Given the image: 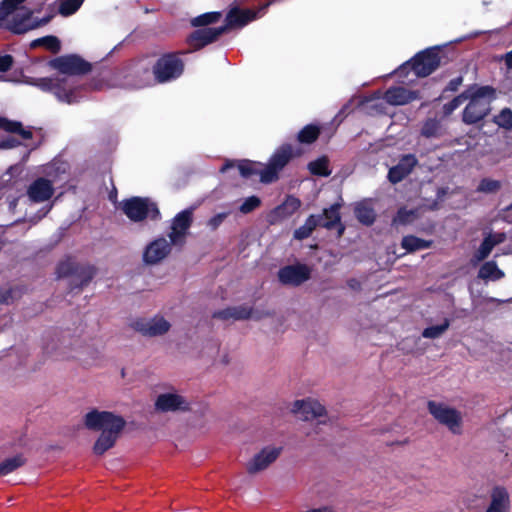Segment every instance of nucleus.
Masks as SVG:
<instances>
[{"label": "nucleus", "mask_w": 512, "mask_h": 512, "mask_svg": "<svg viewBox=\"0 0 512 512\" xmlns=\"http://www.w3.org/2000/svg\"><path fill=\"white\" fill-rule=\"evenodd\" d=\"M49 66L62 76L36 78L28 81L44 92L52 93L59 102L72 104L82 98V89L73 76L87 73L91 66L77 55L52 59Z\"/></svg>", "instance_id": "obj_1"}, {"label": "nucleus", "mask_w": 512, "mask_h": 512, "mask_svg": "<svg viewBox=\"0 0 512 512\" xmlns=\"http://www.w3.org/2000/svg\"><path fill=\"white\" fill-rule=\"evenodd\" d=\"M84 425L89 430L101 432L93 446V451L96 455H103L114 446L126 421L113 412L93 409L84 416Z\"/></svg>", "instance_id": "obj_2"}, {"label": "nucleus", "mask_w": 512, "mask_h": 512, "mask_svg": "<svg viewBox=\"0 0 512 512\" xmlns=\"http://www.w3.org/2000/svg\"><path fill=\"white\" fill-rule=\"evenodd\" d=\"M26 0H2L0 2V27L16 34L46 25L52 18L49 14L41 19L23 5Z\"/></svg>", "instance_id": "obj_3"}, {"label": "nucleus", "mask_w": 512, "mask_h": 512, "mask_svg": "<svg viewBox=\"0 0 512 512\" xmlns=\"http://www.w3.org/2000/svg\"><path fill=\"white\" fill-rule=\"evenodd\" d=\"M160 82V58L145 57L115 74V85L121 88L140 89Z\"/></svg>", "instance_id": "obj_4"}, {"label": "nucleus", "mask_w": 512, "mask_h": 512, "mask_svg": "<svg viewBox=\"0 0 512 512\" xmlns=\"http://www.w3.org/2000/svg\"><path fill=\"white\" fill-rule=\"evenodd\" d=\"M271 2L261 6L258 11L240 10L239 8L231 9L226 16V24L216 28H203L194 31L189 37V43L196 49L215 41L228 28L243 27L250 21L255 20L259 13L263 14Z\"/></svg>", "instance_id": "obj_5"}, {"label": "nucleus", "mask_w": 512, "mask_h": 512, "mask_svg": "<svg viewBox=\"0 0 512 512\" xmlns=\"http://www.w3.org/2000/svg\"><path fill=\"white\" fill-rule=\"evenodd\" d=\"M495 98V89L491 86L471 85L466 89L462 120L466 124H475L484 119L491 110V101Z\"/></svg>", "instance_id": "obj_6"}, {"label": "nucleus", "mask_w": 512, "mask_h": 512, "mask_svg": "<svg viewBox=\"0 0 512 512\" xmlns=\"http://www.w3.org/2000/svg\"><path fill=\"white\" fill-rule=\"evenodd\" d=\"M118 208L134 223H140L149 218H156L159 213L157 203L148 197L133 196L123 199L119 202Z\"/></svg>", "instance_id": "obj_7"}, {"label": "nucleus", "mask_w": 512, "mask_h": 512, "mask_svg": "<svg viewBox=\"0 0 512 512\" xmlns=\"http://www.w3.org/2000/svg\"><path fill=\"white\" fill-rule=\"evenodd\" d=\"M439 64L440 57L437 50L435 48H427L402 64L395 72L404 74L408 69H412L417 77H426L433 73Z\"/></svg>", "instance_id": "obj_8"}, {"label": "nucleus", "mask_w": 512, "mask_h": 512, "mask_svg": "<svg viewBox=\"0 0 512 512\" xmlns=\"http://www.w3.org/2000/svg\"><path fill=\"white\" fill-rule=\"evenodd\" d=\"M56 273L58 278L70 276L71 285L77 287L91 281L95 268L91 265H78L71 257H67L58 264Z\"/></svg>", "instance_id": "obj_9"}, {"label": "nucleus", "mask_w": 512, "mask_h": 512, "mask_svg": "<svg viewBox=\"0 0 512 512\" xmlns=\"http://www.w3.org/2000/svg\"><path fill=\"white\" fill-rule=\"evenodd\" d=\"M428 410L431 415L448 430L456 435L462 433V414L447 404L429 401Z\"/></svg>", "instance_id": "obj_10"}, {"label": "nucleus", "mask_w": 512, "mask_h": 512, "mask_svg": "<svg viewBox=\"0 0 512 512\" xmlns=\"http://www.w3.org/2000/svg\"><path fill=\"white\" fill-rule=\"evenodd\" d=\"M293 157V147L284 144L277 148L269 159L268 164L260 172L262 183H271L278 179L279 172L287 165Z\"/></svg>", "instance_id": "obj_11"}, {"label": "nucleus", "mask_w": 512, "mask_h": 512, "mask_svg": "<svg viewBox=\"0 0 512 512\" xmlns=\"http://www.w3.org/2000/svg\"><path fill=\"white\" fill-rule=\"evenodd\" d=\"M195 208V206H190L174 216L171 223V232L168 235L172 245L180 247L184 244Z\"/></svg>", "instance_id": "obj_12"}, {"label": "nucleus", "mask_w": 512, "mask_h": 512, "mask_svg": "<svg viewBox=\"0 0 512 512\" xmlns=\"http://www.w3.org/2000/svg\"><path fill=\"white\" fill-rule=\"evenodd\" d=\"M282 452V447L268 445L256 453L246 464V470L249 474H257L267 469L277 460Z\"/></svg>", "instance_id": "obj_13"}, {"label": "nucleus", "mask_w": 512, "mask_h": 512, "mask_svg": "<svg viewBox=\"0 0 512 512\" xmlns=\"http://www.w3.org/2000/svg\"><path fill=\"white\" fill-rule=\"evenodd\" d=\"M311 269L306 264L287 265L279 269L278 280L283 285L300 286L310 279Z\"/></svg>", "instance_id": "obj_14"}, {"label": "nucleus", "mask_w": 512, "mask_h": 512, "mask_svg": "<svg viewBox=\"0 0 512 512\" xmlns=\"http://www.w3.org/2000/svg\"><path fill=\"white\" fill-rule=\"evenodd\" d=\"M292 412L304 421L320 418L325 413V408L313 399L297 400L293 404Z\"/></svg>", "instance_id": "obj_15"}, {"label": "nucleus", "mask_w": 512, "mask_h": 512, "mask_svg": "<svg viewBox=\"0 0 512 512\" xmlns=\"http://www.w3.org/2000/svg\"><path fill=\"white\" fill-rule=\"evenodd\" d=\"M301 206V201L294 197L288 196L283 203L275 207L267 216L269 224H277L290 216H292Z\"/></svg>", "instance_id": "obj_16"}, {"label": "nucleus", "mask_w": 512, "mask_h": 512, "mask_svg": "<svg viewBox=\"0 0 512 512\" xmlns=\"http://www.w3.org/2000/svg\"><path fill=\"white\" fill-rule=\"evenodd\" d=\"M418 164V160L414 154H406L402 156L397 165L391 167L388 172V179L391 183L401 182L408 176L414 167Z\"/></svg>", "instance_id": "obj_17"}, {"label": "nucleus", "mask_w": 512, "mask_h": 512, "mask_svg": "<svg viewBox=\"0 0 512 512\" xmlns=\"http://www.w3.org/2000/svg\"><path fill=\"white\" fill-rule=\"evenodd\" d=\"M188 409L189 402L183 395L162 386V412H182Z\"/></svg>", "instance_id": "obj_18"}, {"label": "nucleus", "mask_w": 512, "mask_h": 512, "mask_svg": "<svg viewBox=\"0 0 512 512\" xmlns=\"http://www.w3.org/2000/svg\"><path fill=\"white\" fill-rule=\"evenodd\" d=\"M53 193V183L50 180L42 177L33 181L27 189V195L29 199L35 203H41L49 200Z\"/></svg>", "instance_id": "obj_19"}, {"label": "nucleus", "mask_w": 512, "mask_h": 512, "mask_svg": "<svg viewBox=\"0 0 512 512\" xmlns=\"http://www.w3.org/2000/svg\"><path fill=\"white\" fill-rule=\"evenodd\" d=\"M184 71V63L176 54L162 55V83L179 78Z\"/></svg>", "instance_id": "obj_20"}, {"label": "nucleus", "mask_w": 512, "mask_h": 512, "mask_svg": "<svg viewBox=\"0 0 512 512\" xmlns=\"http://www.w3.org/2000/svg\"><path fill=\"white\" fill-rule=\"evenodd\" d=\"M419 98L416 91L408 90L401 86L390 87L384 93L386 104L392 106L406 105Z\"/></svg>", "instance_id": "obj_21"}, {"label": "nucleus", "mask_w": 512, "mask_h": 512, "mask_svg": "<svg viewBox=\"0 0 512 512\" xmlns=\"http://www.w3.org/2000/svg\"><path fill=\"white\" fill-rule=\"evenodd\" d=\"M130 327L139 332L143 336L153 337L160 334V319L153 318H137L131 321Z\"/></svg>", "instance_id": "obj_22"}, {"label": "nucleus", "mask_w": 512, "mask_h": 512, "mask_svg": "<svg viewBox=\"0 0 512 512\" xmlns=\"http://www.w3.org/2000/svg\"><path fill=\"white\" fill-rule=\"evenodd\" d=\"M260 163L252 162L249 160H241L237 163L233 160H226L224 165L220 168L221 173L227 172L229 169L237 166L240 175L244 178L251 177L253 175H259L262 169H260Z\"/></svg>", "instance_id": "obj_23"}, {"label": "nucleus", "mask_w": 512, "mask_h": 512, "mask_svg": "<svg viewBox=\"0 0 512 512\" xmlns=\"http://www.w3.org/2000/svg\"><path fill=\"white\" fill-rule=\"evenodd\" d=\"M509 495L505 488L496 487L491 494V504L486 512H508Z\"/></svg>", "instance_id": "obj_24"}, {"label": "nucleus", "mask_w": 512, "mask_h": 512, "mask_svg": "<svg viewBox=\"0 0 512 512\" xmlns=\"http://www.w3.org/2000/svg\"><path fill=\"white\" fill-rule=\"evenodd\" d=\"M505 276L503 270H501L497 263L493 260L484 262L478 271V278L485 282L498 281Z\"/></svg>", "instance_id": "obj_25"}, {"label": "nucleus", "mask_w": 512, "mask_h": 512, "mask_svg": "<svg viewBox=\"0 0 512 512\" xmlns=\"http://www.w3.org/2000/svg\"><path fill=\"white\" fill-rule=\"evenodd\" d=\"M354 213L358 221L364 225H371L375 221L376 214L370 200L356 203Z\"/></svg>", "instance_id": "obj_26"}, {"label": "nucleus", "mask_w": 512, "mask_h": 512, "mask_svg": "<svg viewBox=\"0 0 512 512\" xmlns=\"http://www.w3.org/2000/svg\"><path fill=\"white\" fill-rule=\"evenodd\" d=\"M250 315L251 309L246 306L229 307L226 309L219 310L213 314L214 317L223 320H242L249 318Z\"/></svg>", "instance_id": "obj_27"}, {"label": "nucleus", "mask_w": 512, "mask_h": 512, "mask_svg": "<svg viewBox=\"0 0 512 512\" xmlns=\"http://www.w3.org/2000/svg\"><path fill=\"white\" fill-rule=\"evenodd\" d=\"M432 241L425 240L413 235L404 236L401 241V247L407 252L412 253L415 251L427 249L431 247Z\"/></svg>", "instance_id": "obj_28"}, {"label": "nucleus", "mask_w": 512, "mask_h": 512, "mask_svg": "<svg viewBox=\"0 0 512 512\" xmlns=\"http://www.w3.org/2000/svg\"><path fill=\"white\" fill-rule=\"evenodd\" d=\"M385 103L384 94L377 92L362 102V108L369 114H380L385 110Z\"/></svg>", "instance_id": "obj_29"}, {"label": "nucleus", "mask_w": 512, "mask_h": 512, "mask_svg": "<svg viewBox=\"0 0 512 512\" xmlns=\"http://www.w3.org/2000/svg\"><path fill=\"white\" fill-rule=\"evenodd\" d=\"M0 129L18 134L23 140H28L32 137V132L29 129H24L20 122L10 121L4 117H0Z\"/></svg>", "instance_id": "obj_30"}, {"label": "nucleus", "mask_w": 512, "mask_h": 512, "mask_svg": "<svg viewBox=\"0 0 512 512\" xmlns=\"http://www.w3.org/2000/svg\"><path fill=\"white\" fill-rule=\"evenodd\" d=\"M340 204L335 203L329 208L324 209L322 216V226L331 229L335 225L340 224Z\"/></svg>", "instance_id": "obj_31"}, {"label": "nucleus", "mask_w": 512, "mask_h": 512, "mask_svg": "<svg viewBox=\"0 0 512 512\" xmlns=\"http://www.w3.org/2000/svg\"><path fill=\"white\" fill-rule=\"evenodd\" d=\"M494 247L495 246L493 245V243L485 235L482 243L480 244L479 248L476 250V252L473 254V256L470 260L471 265L476 266L480 262H482L486 258H488V256L491 254Z\"/></svg>", "instance_id": "obj_32"}, {"label": "nucleus", "mask_w": 512, "mask_h": 512, "mask_svg": "<svg viewBox=\"0 0 512 512\" xmlns=\"http://www.w3.org/2000/svg\"><path fill=\"white\" fill-rule=\"evenodd\" d=\"M143 261L147 265L157 264L160 261V239L153 240L145 247Z\"/></svg>", "instance_id": "obj_33"}, {"label": "nucleus", "mask_w": 512, "mask_h": 512, "mask_svg": "<svg viewBox=\"0 0 512 512\" xmlns=\"http://www.w3.org/2000/svg\"><path fill=\"white\" fill-rule=\"evenodd\" d=\"M308 169L313 175L327 177L331 174L329 169L328 159L320 157L308 164Z\"/></svg>", "instance_id": "obj_34"}, {"label": "nucleus", "mask_w": 512, "mask_h": 512, "mask_svg": "<svg viewBox=\"0 0 512 512\" xmlns=\"http://www.w3.org/2000/svg\"><path fill=\"white\" fill-rule=\"evenodd\" d=\"M23 464L24 459L20 455L5 459L0 463V476L12 473Z\"/></svg>", "instance_id": "obj_35"}, {"label": "nucleus", "mask_w": 512, "mask_h": 512, "mask_svg": "<svg viewBox=\"0 0 512 512\" xmlns=\"http://www.w3.org/2000/svg\"><path fill=\"white\" fill-rule=\"evenodd\" d=\"M222 14L220 12L214 11V12H207L204 14H201L197 17H194L191 20V25L194 27H200V26H206L209 24H213L219 21Z\"/></svg>", "instance_id": "obj_36"}, {"label": "nucleus", "mask_w": 512, "mask_h": 512, "mask_svg": "<svg viewBox=\"0 0 512 512\" xmlns=\"http://www.w3.org/2000/svg\"><path fill=\"white\" fill-rule=\"evenodd\" d=\"M319 135V128L315 125H306L298 133L297 139L301 143L310 144L314 142Z\"/></svg>", "instance_id": "obj_37"}, {"label": "nucleus", "mask_w": 512, "mask_h": 512, "mask_svg": "<svg viewBox=\"0 0 512 512\" xmlns=\"http://www.w3.org/2000/svg\"><path fill=\"white\" fill-rule=\"evenodd\" d=\"M417 210L401 208L398 210L397 215L393 219L394 224L406 225L412 223L417 217Z\"/></svg>", "instance_id": "obj_38"}, {"label": "nucleus", "mask_w": 512, "mask_h": 512, "mask_svg": "<svg viewBox=\"0 0 512 512\" xmlns=\"http://www.w3.org/2000/svg\"><path fill=\"white\" fill-rule=\"evenodd\" d=\"M440 130V122L437 119L430 118L423 124L421 134L427 138L437 137L440 135Z\"/></svg>", "instance_id": "obj_39"}, {"label": "nucleus", "mask_w": 512, "mask_h": 512, "mask_svg": "<svg viewBox=\"0 0 512 512\" xmlns=\"http://www.w3.org/2000/svg\"><path fill=\"white\" fill-rule=\"evenodd\" d=\"M450 326V321L445 319L440 325L430 326L423 330L422 336L424 338L435 339L440 337Z\"/></svg>", "instance_id": "obj_40"}, {"label": "nucleus", "mask_w": 512, "mask_h": 512, "mask_svg": "<svg viewBox=\"0 0 512 512\" xmlns=\"http://www.w3.org/2000/svg\"><path fill=\"white\" fill-rule=\"evenodd\" d=\"M494 123L506 130L512 129V111L504 108L494 117Z\"/></svg>", "instance_id": "obj_41"}, {"label": "nucleus", "mask_w": 512, "mask_h": 512, "mask_svg": "<svg viewBox=\"0 0 512 512\" xmlns=\"http://www.w3.org/2000/svg\"><path fill=\"white\" fill-rule=\"evenodd\" d=\"M84 0H64L59 6V13L63 16L74 14L83 4Z\"/></svg>", "instance_id": "obj_42"}, {"label": "nucleus", "mask_w": 512, "mask_h": 512, "mask_svg": "<svg viewBox=\"0 0 512 512\" xmlns=\"http://www.w3.org/2000/svg\"><path fill=\"white\" fill-rule=\"evenodd\" d=\"M501 188V182L490 178H484L480 181L477 191L482 193H494Z\"/></svg>", "instance_id": "obj_43"}, {"label": "nucleus", "mask_w": 512, "mask_h": 512, "mask_svg": "<svg viewBox=\"0 0 512 512\" xmlns=\"http://www.w3.org/2000/svg\"><path fill=\"white\" fill-rule=\"evenodd\" d=\"M466 90L461 94L453 98L449 103H446L443 106V111L446 115L451 114L454 110H456L462 103L465 102Z\"/></svg>", "instance_id": "obj_44"}, {"label": "nucleus", "mask_w": 512, "mask_h": 512, "mask_svg": "<svg viewBox=\"0 0 512 512\" xmlns=\"http://www.w3.org/2000/svg\"><path fill=\"white\" fill-rule=\"evenodd\" d=\"M261 201L257 196L247 197L240 206V211L243 214H248L260 205Z\"/></svg>", "instance_id": "obj_45"}, {"label": "nucleus", "mask_w": 512, "mask_h": 512, "mask_svg": "<svg viewBox=\"0 0 512 512\" xmlns=\"http://www.w3.org/2000/svg\"><path fill=\"white\" fill-rule=\"evenodd\" d=\"M43 46L48 50L57 53L61 48L60 40L56 36H44Z\"/></svg>", "instance_id": "obj_46"}, {"label": "nucleus", "mask_w": 512, "mask_h": 512, "mask_svg": "<svg viewBox=\"0 0 512 512\" xmlns=\"http://www.w3.org/2000/svg\"><path fill=\"white\" fill-rule=\"evenodd\" d=\"M228 215L229 212H221L214 215L207 221V226L211 230H216L224 222Z\"/></svg>", "instance_id": "obj_47"}, {"label": "nucleus", "mask_w": 512, "mask_h": 512, "mask_svg": "<svg viewBox=\"0 0 512 512\" xmlns=\"http://www.w3.org/2000/svg\"><path fill=\"white\" fill-rule=\"evenodd\" d=\"M322 216L321 215H310L304 225L311 231L313 232V230L318 226V225H322Z\"/></svg>", "instance_id": "obj_48"}, {"label": "nucleus", "mask_w": 512, "mask_h": 512, "mask_svg": "<svg viewBox=\"0 0 512 512\" xmlns=\"http://www.w3.org/2000/svg\"><path fill=\"white\" fill-rule=\"evenodd\" d=\"M486 236L490 239L494 246L503 243L506 240V234L504 232H489Z\"/></svg>", "instance_id": "obj_49"}, {"label": "nucleus", "mask_w": 512, "mask_h": 512, "mask_svg": "<svg viewBox=\"0 0 512 512\" xmlns=\"http://www.w3.org/2000/svg\"><path fill=\"white\" fill-rule=\"evenodd\" d=\"M13 65V58L11 55H0V72L8 71Z\"/></svg>", "instance_id": "obj_50"}, {"label": "nucleus", "mask_w": 512, "mask_h": 512, "mask_svg": "<svg viewBox=\"0 0 512 512\" xmlns=\"http://www.w3.org/2000/svg\"><path fill=\"white\" fill-rule=\"evenodd\" d=\"M312 232L303 224L294 231V238L297 240H303L308 238Z\"/></svg>", "instance_id": "obj_51"}, {"label": "nucleus", "mask_w": 512, "mask_h": 512, "mask_svg": "<svg viewBox=\"0 0 512 512\" xmlns=\"http://www.w3.org/2000/svg\"><path fill=\"white\" fill-rule=\"evenodd\" d=\"M462 83H463L462 76L455 77L449 81V83L447 84V86L445 88V91L455 92L458 90V88L461 86Z\"/></svg>", "instance_id": "obj_52"}, {"label": "nucleus", "mask_w": 512, "mask_h": 512, "mask_svg": "<svg viewBox=\"0 0 512 512\" xmlns=\"http://www.w3.org/2000/svg\"><path fill=\"white\" fill-rule=\"evenodd\" d=\"M500 217L502 220L512 223V203L506 208L502 209L500 212Z\"/></svg>", "instance_id": "obj_53"}, {"label": "nucleus", "mask_w": 512, "mask_h": 512, "mask_svg": "<svg viewBox=\"0 0 512 512\" xmlns=\"http://www.w3.org/2000/svg\"><path fill=\"white\" fill-rule=\"evenodd\" d=\"M18 144L14 137H8L0 143V148H13Z\"/></svg>", "instance_id": "obj_54"}, {"label": "nucleus", "mask_w": 512, "mask_h": 512, "mask_svg": "<svg viewBox=\"0 0 512 512\" xmlns=\"http://www.w3.org/2000/svg\"><path fill=\"white\" fill-rule=\"evenodd\" d=\"M505 64L509 69H512V50L507 52L504 56Z\"/></svg>", "instance_id": "obj_55"}, {"label": "nucleus", "mask_w": 512, "mask_h": 512, "mask_svg": "<svg viewBox=\"0 0 512 512\" xmlns=\"http://www.w3.org/2000/svg\"><path fill=\"white\" fill-rule=\"evenodd\" d=\"M43 42L44 41V37H41V38H38V39H35L31 42L30 46L32 48H35V47H38V46H43Z\"/></svg>", "instance_id": "obj_56"}, {"label": "nucleus", "mask_w": 512, "mask_h": 512, "mask_svg": "<svg viewBox=\"0 0 512 512\" xmlns=\"http://www.w3.org/2000/svg\"><path fill=\"white\" fill-rule=\"evenodd\" d=\"M170 328V324L169 322L165 321L164 319H162V334L166 331H168Z\"/></svg>", "instance_id": "obj_57"}, {"label": "nucleus", "mask_w": 512, "mask_h": 512, "mask_svg": "<svg viewBox=\"0 0 512 512\" xmlns=\"http://www.w3.org/2000/svg\"><path fill=\"white\" fill-rule=\"evenodd\" d=\"M154 406H155V409H156V410H159V409H160V395H158V396L155 398Z\"/></svg>", "instance_id": "obj_58"}, {"label": "nucleus", "mask_w": 512, "mask_h": 512, "mask_svg": "<svg viewBox=\"0 0 512 512\" xmlns=\"http://www.w3.org/2000/svg\"><path fill=\"white\" fill-rule=\"evenodd\" d=\"M164 242V238L162 237V243ZM169 253V251L166 250V247L162 244V259L166 256V254Z\"/></svg>", "instance_id": "obj_59"}, {"label": "nucleus", "mask_w": 512, "mask_h": 512, "mask_svg": "<svg viewBox=\"0 0 512 512\" xmlns=\"http://www.w3.org/2000/svg\"><path fill=\"white\" fill-rule=\"evenodd\" d=\"M490 301L491 302H498V303H503L504 302L503 300H499L497 298H490Z\"/></svg>", "instance_id": "obj_60"}, {"label": "nucleus", "mask_w": 512, "mask_h": 512, "mask_svg": "<svg viewBox=\"0 0 512 512\" xmlns=\"http://www.w3.org/2000/svg\"><path fill=\"white\" fill-rule=\"evenodd\" d=\"M115 197V194H110V200L113 201V198Z\"/></svg>", "instance_id": "obj_61"}, {"label": "nucleus", "mask_w": 512, "mask_h": 512, "mask_svg": "<svg viewBox=\"0 0 512 512\" xmlns=\"http://www.w3.org/2000/svg\"><path fill=\"white\" fill-rule=\"evenodd\" d=\"M115 197V194H110V200L113 201V198Z\"/></svg>", "instance_id": "obj_62"}, {"label": "nucleus", "mask_w": 512, "mask_h": 512, "mask_svg": "<svg viewBox=\"0 0 512 512\" xmlns=\"http://www.w3.org/2000/svg\"><path fill=\"white\" fill-rule=\"evenodd\" d=\"M343 231H344V227H343V226H341L340 231H339V232H340V234H341Z\"/></svg>", "instance_id": "obj_63"}]
</instances>
